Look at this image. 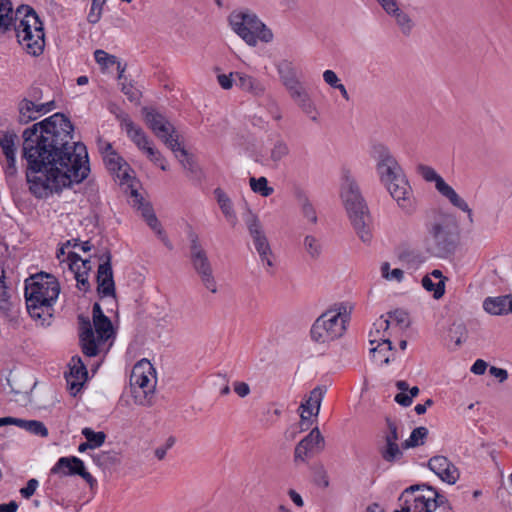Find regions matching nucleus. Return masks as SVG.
I'll return each mask as SVG.
<instances>
[{"instance_id": "obj_1", "label": "nucleus", "mask_w": 512, "mask_h": 512, "mask_svg": "<svg viewBox=\"0 0 512 512\" xmlns=\"http://www.w3.org/2000/svg\"><path fill=\"white\" fill-rule=\"evenodd\" d=\"M73 131L70 119L59 112L23 130L22 158L29 189L36 197L46 198L87 178V149L73 141Z\"/></svg>"}, {"instance_id": "obj_2", "label": "nucleus", "mask_w": 512, "mask_h": 512, "mask_svg": "<svg viewBox=\"0 0 512 512\" xmlns=\"http://www.w3.org/2000/svg\"><path fill=\"white\" fill-rule=\"evenodd\" d=\"M341 197L355 233L363 243H370L373 236L372 217L360 189L353 179L349 177L345 179Z\"/></svg>"}, {"instance_id": "obj_3", "label": "nucleus", "mask_w": 512, "mask_h": 512, "mask_svg": "<svg viewBox=\"0 0 512 512\" xmlns=\"http://www.w3.org/2000/svg\"><path fill=\"white\" fill-rule=\"evenodd\" d=\"M231 29L249 46L255 47L258 41L269 43L273 40V33L250 10H234L228 16Z\"/></svg>"}, {"instance_id": "obj_4", "label": "nucleus", "mask_w": 512, "mask_h": 512, "mask_svg": "<svg viewBox=\"0 0 512 512\" xmlns=\"http://www.w3.org/2000/svg\"><path fill=\"white\" fill-rule=\"evenodd\" d=\"M115 335L110 318L97 319L91 324L88 318L79 316V338L84 355L94 357L99 353L101 345Z\"/></svg>"}, {"instance_id": "obj_5", "label": "nucleus", "mask_w": 512, "mask_h": 512, "mask_svg": "<svg viewBox=\"0 0 512 512\" xmlns=\"http://www.w3.org/2000/svg\"><path fill=\"white\" fill-rule=\"evenodd\" d=\"M403 492H410L412 504L408 511L412 512H454L447 497L427 484H417L406 488Z\"/></svg>"}, {"instance_id": "obj_6", "label": "nucleus", "mask_w": 512, "mask_h": 512, "mask_svg": "<svg viewBox=\"0 0 512 512\" xmlns=\"http://www.w3.org/2000/svg\"><path fill=\"white\" fill-rule=\"evenodd\" d=\"M156 372L152 364L142 359L132 369L130 386L134 402L141 406L152 405V397L156 388Z\"/></svg>"}, {"instance_id": "obj_7", "label": "nucleus", "mask_w": 512, "mask_h": 512, "mask_svg": "<svg viewBox=\"0 0 512 512\" xmlns=\"http://www.w3.org/2000/svg\"><path fill=\"white\" fill-rule=\"evenodd\" d=\"M142 115L154 135L174 153L175 157H178V152L185 154V148L179 141V133L165 115L150 107H143Z\"/></svg>"}, {"instance_id": "obj_8", "label": "nucleus", "mask_w": 512, "mask_h": 512, "mask_svg": "<svg viewBox=\"0 0 512 512\" xmlns=\"http://www.w3.org/2000/svg\"><path fill=\"white\" fill-rule=\"evenodd\" d=\"M190 262L193 270L200 278L202 285L211 293L218 292L217 281L213 273V267L209 260L207 251L199 241V236L194 232L188 233Z\"/></svg>"}, {"instance_id": "obj_9", "label": "nucleus", "mask_w": 512, "mask_h": 512, "mask_svg": "<svg viewBox=\"0 0 512 512\" xmlns=\"http://www.w3.org/2000/svg\"><path fill=\"white\" fill-rule=\"evenodd\" d=\"M347 316L340 310L326 311L316 319L311 328V337L319 343H326L341 337L346 330Z\"/></svg>"}, {"instance_id": "obj_10", "label": "nucleus", "mask_w": 512, "mask_h": 512, "mask_svg": "<svg viewBox=\"0 0 512 512\" xmlns=\"http://www.w3.org/2000/svg\"><path fill=\"white\" fill-rule=\"evenodd\" d=\"M401 435L398 422L385 417V428L381 431V439L377 443V450L381 458L387 463H395L403 457L402 445L398 444Z\"/></svg>"}, {"instance_id": "obj_11", "label": "nucleus", "mask_w": 512, "mask_h": 512, "mask_svg": "<svg viewBox=\"0 0 512 512\" xmlns=\"http://www.w3.org/2000/svg\"><path fill=\"white\" fill-rule=\"evenodd\" d=\"M59 293L60 285L51 274L40 272L26 280L25 298L35 297L38 300L55 302Z\"/></svg>"}, {"instance_id": "obj_12", "label": "nucleus", "mask_w": 512, "mask_h": 512, "mask_svg": "<svg viewBox=\"0 0 512 512\" xmlns=\"http://www.w3.org/2000/svg\"><path fill=\"white\" fill-rule=\"evenodd\" d=\"M370 155L376 161V171L383 185L391 182L404 172L386 145L382 143L373 144Z\"/></svg>"}, {"instance_id": "obj_13", "label": "nucleus", "mask_w": 512, "mask_h": 512, "mask_svg": "<svg viewBox=\"0 0 512 512\" xmlns=\"http://www.w3.org/2000/svg\"><path fill=\"white\" fill-rule=\"evenodd\" d=\"M243 221L252 238L253 245L261 262L268 267H273V252L258 216L248 209L246 213L243 214Z\"/></svg>"}, {"instance_id": "obj_14", "label": "nucleus", "mask_w": 512, "mask_h": 512, "mask_svg": "<svg viewBox=\"0 0 512 512\" xmlns=\"http://www.w3.org/2000/svg\"><path fill=\"white\" fill-rule=\"evenodd\" d=\"M417 170L425 181L434 182L437 191L442 196L446 197L453 206L464 212H467L470 220H472V211L466 201L462 199L456 193V191L444 181V179L435 171L434 168L421 164L417 167Z\"/></svg>"}, {"instance_id": "obj_15", "label": "nucleus", "mask_w": 512, "mask_h": 512, "mask_svg": "<svg viewBox=\"0 0 512 512\" xmlns=\"http://www.w3.org/2000/svg\"><path fill=\"white\" fill-rule=\"evenodd\" d=\"M385 188L391 197L397 202L398 207L406 215H413L417 210L416 200L413 196L412 188L403 172L391 182L386 183Z\"/></svg>"}, {"instance_id": "obj_16", "label": "nucleus", "mask_w": 512, "mask_h": 512, "mask_svg": "<svg viewBox=\"0 0 512 512\" xmlns=\"http://www.w3.org/2000/svg\"><path fill=\"white\" fill-rule=\"evenodd\" d=\"M23 28L16 31L17 42L27 54L37 57L41 55L45 47V34L43 23L39 24L22 23Z\"/></svg>"}, {"instance_id": "obj_17", "label": "nucleus", "mask_w": 512, "mask_h": 512, "mask_svg": "<svg viewBox=\"0 0 512 512\" xmlns=\"http://www.w3.org/2000/svg\"><path fill=\"white\" fill-rule=\"evenodd\" d=\"M67 247L63 245L57 251V258L66 262L69 270L73 273L74 278L77 281V287L80 290L88 291L90 288V284L88 282V273L91 270L90 260H83L77 253L68 252L65 259L62 257L66 254L65 249Z\"/></svg>"}, {"instance_id": "obj_18", "label": "nucleus", "mask_w": 512, "mask_h": 512, "mask_svg": "<svg viewBox=\"0 0 512 512\" xmlns=\"http://www.w3.org/2000/svg\"><path fill=\"white\" fill-rule=\"evenodd\" d=\"M53 474H62L63 476L78 475L82 477L92 488L97 484L96 479L86 471L84 462L75 456L61 457L51 469Z\"/></svg>"}, {"instance_id": "obj_19", "label": "nucleus", "mask_w": 512, "mask_h": 512, "mask_svg": "<svg viewBox=\"0 0 512 512\" xmlns=\"http://www.w3.org/2000/svg\"><path fill=\"white\" fill-rule=\"evenodd\" d=\"M324 443V437L320 433L319 428L314 427L310 433L296 445L294 451L295 461L305 462L307 458L321 451L324 448Z\"/></svg>"}, {"instance_id": "obj_20", "label": "nucleus", "mask_w": 512, "mask_h": 512, "mask_svg": "<svg viewBox=\"0 0 512 512\" xmlns=\"http://www.w3.org/2000/svg\"><path fill=\"white\" fill-rule=\"evenodd\" d=\"M100 260L102 263L97 270V291L101 297L115 296V283L111 266V254L104 253Z\"/></svg>"}, {"instance_id": "obj_21", "label": "nucleus", "mask_w": 512, "mask_h": 512, "mask_svg": "<svg viewBox=\"0 0 512 512\" xmlns=\"http://www.w3.org/2000/svg\"><path fill=\"white\" fill-rule=\"evenodd\" d=\"M54 108L55 102L53 100L37 104L33 100L24 98L18 104V121L21 124H27L52 111Z\"/></svg>"}, {"instance_id": "obj_22", "label": "nucleus", "mask_w": 512, "mask_h": 512, "mask_svg": "<svg viewBox=\"0 0 512 512\" xmlns=\"http://www.w3.org/2000/svg\"><path fill=\"white\" fill-rule=\"evenodd\" d=\"M429 469L434 472L443 482L453 485L459 477L458 468L445 456L437 455L429 459Z\"/></svg>"}, {"instance_id": "obj_23", "label": "nucleus", "mask_w": 512, "mask_h": 512, "mask_svg": "<svg viewBox=\"0 0 512 512\" xmlns=\"http://www.w3.org/2000/svg\"><path fill=\"white\" fill-rule=\"evenodd\" d=\"M287 91L290 98L301 109V111L309 116L312 121L316 122L318 120L319 113L305 85L300 82L297 85L292 86Z\"/></svg>"}, {"instance_id": "obj_24", "label": "nucleus", "mask_w": 512, "mask_h": 512, "mask_svg": "<svg viewBox=\"0 0 512 512\" xmlns=\"http://www.w3.org/2000/svg\"><path fill=\"white\" fill-rule=\"evenodd\" d=\"M87 375L88 372L81 357L73 356L69 363V372L65 373L67 387L71 395L76 396L80 392Z\"/></svg>"}, {"instance_id": "obj_25", "label": "nucleus", "mask_w": 512, "mask_h": 512, "mask_svg": "<svg viewBox=\"0 0 512 512\" xmlns=\"http://www.w3.org/2000/svg\"><path fill=\"white\" fill-rule=\"evenodd\" d=\"M428 236L436 246L438 254L450 252L453 248L451 233L441 221H434L426 225Z\"/></svg>"}, {"instance_id": "obj_26", "label": "nucleus", "mask_w": 512, "mask_h": 512, "mask_svg": "<svg viewBox=\"0 0 512 512\" xmlns=\"http://www.w3.org/2000/svg\"><path fill=\"white\" fill-rule=\"evenodd\" d=\"M117 118L120 120L121 127L126 131L128 137L138 147V149L147 153L148 149L153 147L143 129L135 126L127 114H119Z\"/></svg>"}, {"instance_id": "obj_27", "label": "nucleus", "mask_w": 512, "mask_h": 512, "mask_svg": "<svg viewBox=\"0 0 512 512\" xmlns=\"http://www.w3.org/2000/svg\"><path fill=\"white\" fill-rule=\"evenodd\" d=\"M106 168L114 174L121 183H128L132 179L133 170L130 165L117 152H110L103 158Z\"/></svg>"}, {"instance_id": "obj_28", "label": "nucleus", "mask_w": 512, "mask_h": 512, "mask_svg": "<svg viewBox=\"0 0 512 512\" xmlns=\"http://www.w3.org/2000/svg\"><path fill=\"white\" fill-rule=\"evenodd\" d=\"M54 302L41 299L38 300L35 297L32 299L26 298V308L31 318L40 321L41 325H49L52 317V311Z\"/></svg>"}, {"instance_id": "obj_29", "label": "nucleus", "mask_w": 512, "mask_h": 512, "mask_svg": "<svg viewBox=\"0 0 512 512\" xmlns=\"http://www.w3.org/2000/svg\"><path fill=\"white\" fill-rule=\"evenodd\" d=\"M19 144L20 138L15 132L6 131L5 133H2V154H4L7 159L8 165L6 168V174L8 176H12L16 172L15 155Z\"/></svg>"}, {"instance_id": "obj_30", "label": "nucleus", "mask_w": 512, "mask_h": 512, "mask_svg": "<svg viewBox=\"0 0 512 512\" xmlns=\"http://www.w3.org/2000/svg\"><path fill=\"white\" fill-rule=\"evenodd\" d=\"M235 86L254 96L264 94L265 88L256 78L242 72H234Z\"/></svg>"}, {"instance_id": "obj_31", "label": "nucleus", "mask_w": 512, "mask_h": 512, "mask_svg": "<svg viewBox=\"0 0 512 512\" xmlns=\"http://www.w3.org/2000/svg\"><path fill=\"white\" fill-rule=\"evenodd\" d=\"M326 391V386H316L310 392L308 398L301 403L299 409L303 410V412H307L310 416L317 417Z\"/></svg>"}, {"instance_id": "obj_32", "label": "nucleus", "mask_w": 512, "mask_h": 512, "mask_svg": "<svg viewBox=\"0 0 512 512\" xmlns=\"http://www.w3.org/2000/svg\"><path fill=\"white\" fill-rule=\"evenodd\" d=\"M512 296L488 297L483 302L484 310L492 315L506 314L511 311Z\"/></svg>"}, {"instance_id": "obj_33", "label": "nucleus", "mask_w": 512, "mask_h": 512, "mask_svg": "<svg viewBox=\"0 0 512 512\" xmlns=\"http://www.w3.org/2000/svg\"><path fill=\"white\" fill-rule=\"evenodd\" d=\"M378 343L376 347H372L370 352L373 355V358L380 365H387L390 363V357L386 355L387 352L393 350V344L389 338L380 337L379 339L371 338L370 344Z\"/></svg>"}, {"instance_id": "obj_34", "label": "nucleus", "mask_w": 512, "mask_h": 512, "mask_svg": "<svg viewBox=\"0 0 512 512\" xmlns=\"http://www.w3.org/2000/svg\"><path fill=\"white\" fill-rule=\"evenodd\" d=\"M277 71L280 77V80L286 90L290 89L292 86L297 85L301 81L298 79L297 71L293 64L288 60H282L277 64Z\"/></svg>"}, {"instance_id": "obj_35", "label": "nucleus", "mask_w": 512, "mask_h": 512, "mask_svg": "<svg viewBox=\"0 0 512 512\" xmlns=\"http://www.w3.org/2000/svg\"><path fill=\"white\" fill-rule=\"evenodd\" d=\"M295 197L300 206L301 214L308 222L315 225L318 222L317 212L308 195L302 189H296Z\"/></svg>"}, {"instance_id": "obj_36", "label": "nucleus", "mask_w": 512, "mask_h": 512, "mask_svg": "<svg viewBox=\"0 0 512 512\" xmlns=\"http://www.w3.org/2000/svg\"><path fill=\"white\" fill-rule=\"evenodd\" d=\"M214 195L216 197L217 203L228 220V222L234 227L237 223V216L233 209V204L229 196L221 189L216 188L214 190Z\"/></svg>"}, {"instance_id": "obj_37", "label": "nucleus", "mask_w": 512, "mask_h": 512, "mask_svg": "<svg viewBox=\"0 0 512 512\" xmlns=\"http://www.w3.org/2000/svg\"><path fill=\"white\" fill-rule=\"evenodd\" d=\"M302 247L309 259L317 261L323 254L324 246L320 238L307 234L303 238Z\"/></svg>"}, {"instance_id": "obj_38", "label": "nucleus", "mask_w": 512, "mask_h": 512, "mask_svg": "<svg viewBox=\"0 0 512 512\" xmlns=\"http://www.w3.org/2000/svg\"><path fill=\"white\" fill-rule=\"evenodd\" d=\"M14 21H17V30L23 28L22 23L25 24H39V16L35 10L29 5H20L16 10H13Z\"/></svg>"}, {"instance_id": "obj_39", "label": "nucleus", "mask_w": 512, "mask_h": 512, "mask_svg": "<svg viewBox=\"0 0 512 512\" xmlns=\"http://www.w3.org/2000/svg\"><path fill=\"white\" fill-rule=\"evenodd\" d=\"M5 318L12 328L19 325V309L6 300V292L2 290V318Z\"/></svg>"}, {"instance_id": "obj_40", "label": "nucleus", "mask_w": 512, "mask_h": 512, "mask_svg": "<svg viewBox=\"0 0 512 512\" xmlns=\"http://www.w3.org/2000/svg\"><path fill=\"white\" fill-rule=\"evenodd\" d=\"M17 21H14L13 5L10 0H2V33L13 29L16 32Z\"/></svg>"}, {"instance_id": "obj_41", "label": "nucleus", "mask_w": 512, "mask_h": 512, "mask_svg": "<svg viewBox=\"0 0 512 512\" xmlns=\"http://www.w3.org/2000/svg\"><path fill=\"white\" fill-rule=\"evenodd\" d=\"M388 14L394 16L397 25L403 34L409 35L414 24L410 16L404 11L400 10L398 4L396 3V10L386 11Z\"/></svg>"}, {"instance_id": "obj_42", "label": "nucleus", "mask_w": 512, "mask_h": 512, "mask_svg": "<svg viewBox=\"0 0 512 512\" xmlns=\"http://www.w3.org/2000/svg\"><path fill=\"white\" fill-rule=\"evenodd\" d=\"M427 435L428 429L426 427L420 426L413 429L409 438L402 443V448L409 449L423 445Z\"/></svg>"}, {"instance_id": "obj_43", "label": "nucleus", "mask_w": 512, "mask_h": 512, "mask_svg": "<svg viewBox=\"0 0 512 512\" xmlns=\"http://www.w3.org/2000/svg\"><path fill=\"white\" fill-rule=\"evenodd\" d=\"M93 462L101 467L107 468L119 462L118 454L115 451H103L92 455Z\"/></svg>"}, {"instance_id": "obj_44", "label": "nucleus", "mask_w": 512, "mask_h": 512, "mask_svg": "<svg viewBox=\"0 0 512 512\" xmlns=\"http://www.w3.org/2000/svg\"><path fill=\"white\" fill-rule=\"evenodd\" d=\"M249 183L252 191L263 197H268L274 192V189L268 185L266 177H251Z\"/></svg>"}, {"instance_id": "obj_45", "label": "nucleus", "mask_w": 512, "mask_h": 512, "mask_svg": "<svg viewBox=\"0 0 512 512\" xmlns=\"http://www.w3.org/2000/svg\"><path fill=\"white\" fill-rule=\"evenodd\" d=\"M422 286L428 292H433V297L435 299H440L445 292V282L444 280H440L437 283L433 282L431 276L426 275L422 278Z\"/></svg>"}, {"instance_id": "obj_46", "label": "nucleus", "mask_w": 512, "mask_h": 512, "mask_svg": "<svg viewBox=\"0 0 512 512\" xmlns=\"http://www.w3.org/2000/svg\"><path fill=\"white\" fill-rule=\"evenodd\" d=\"M82 435L86 438L93 449L102 446L106 440V434L103 431L95 432L89 427L82 429Z\"/></svg>"}, {"instance_id": "obj_47", "label": "nucleus", "mask_w": 512, "mask_h": 512, "mask_svg": "<svg viewBox=\"0 0 512 512\" xmlns=\"http://www.w3.org/2000/svg\"><path fill=\"white\" fill-rule=\"evenodd\" d=\"M289 154L288 144L283 139H278L274 142L270 151V159L274 163L280 162L284 157Z\"/></svg>"}, {"instance_id": "obj_48", "label": "nucleus", "mask_w": 512, "mask_h": 512, "mask_svg": "<svg viewBox=\"0 0 512 512\" xmlns=\"http://www.w3.org/2000/svg\"><path fill=\"white\" fill-rule=\"evenodd\" d=\"M95 61L104 68L115 65L118 61L117 57L108 54L104 50L98 49L94 52Z\"/></svg>"}, {"instance_id": "obj_49", "label": "nucleus", "mask_w": 512, "mask_h": 512, "mask_svg": "<svg viewBox=\"0 0 512 512\" xmlns=\"http://www.w3.org/2000/svg\"><path fill=\"white\" fill-rule=\"evenodd\" d=\"M24 430L33 435H37V436H41V437L48 436V430L41 421L27 420Z\"/></svg>"}, {"instance_id": "obj_50", "label": "nucleus", "mask_w": 512, "mask_h": 512, "mask_svg": "<svg viewBox=\"0 0 512 512\" xmlns=\"http://www.w3.org/2000/svg\"><path fill=\"white\" fill-rule=\"evenodd\" d=\"M451 339L455 340L457 345H460L467 338V329L462 323H454L450 329Z\"/></svg>"}, {"instance_id": "obj_51", "label": "nucleus", "mask_w": 512, "mask_h": 512, "mask_svg": "<svg viewBox=\"0 0 512 512\" xmlns=\"http://www.w3.org/2000/svg\"><path fill=\"white\" fill-rule=\"evenodd\" d=\"M381 273L383 278L387 280H396L398 282H400L404 276V272L399 268H395L390 271V265L388 262L381 265Z\"/></svg>"}, {"instance_id": "obj_52", "label": "nucleus", "mask_w": 512, "mask_h": 512, "mask_svg": "<svg viewBox=\"0 0 512 512\" xmlns=\"http://www.w3.org/2000/svg\"><path fill=\"white\" fill-rule=\"evenodd\" d=\"M146 155L150 159V161H152L153 163L158 165L161 168V170H163V171H167L168 170L167 161L163 157V155L160 153L159 150H157L154 147L149 148L148 152L146 153Z\"/></svg>"}, {"instance_id": "obj_53", "label": "nucleus", "mask_w": 512, "mask_h": 512, "mask_svg": "<svg viewBox=\"0 0 512 512\" xmlns=\"http://www.w3.org/2000/svg\"><path fill=\"white\" fill-rule=\"evenodd\" d=\"M178 157H176L181 163L182 167L188 170L192 174H196L198 171V167L192 157L188 155L187 150L185 149V154L180 152L177 153Z\"/></svg>"}, {"instance_id": "obj_54", "label": "nucleus", "mask_w": 512, "mask_h": 512, "mask_svg": "<svg viewBox=\"0 0 512 512\" xmlns=\"http://www.w3.org/2000/svg\"><path fill=\"white\" fill-rule=\"evenodd\" d=\"M399 326L407 328L410 325L408 313L401 309H396L387 313Z\"/></svg>"}, {"instance_id": "obj_55", "label": "nucleus", "mask_w": 512, "mask_h": 512, "mask_svg": "<svg viewBox=\"0 0 512 512\" xmlns=\"http://www.w3.org/2000/svg\"><path fill=\"white\" fill-rule=\"evenodd\" d=\"M132 195L135 196L136 201L138 202V210H140L141 215L145 220H148L150 215H155L152 206L149 203H145L141 197L139 199L137 191H133Z\"/></svg>"}, {"instance_id": "obj_56", "label": "nucleus", "mask_w": 512, "mask_h": 512, "mask_svg": "<svg viewBox=\"0 0 512 512\" xmlns=\"http://www.w3.org/2000/svg\"><path fill=\"white\" fill-rule=\"evenodd\" d=\"M375 331L370 332V337H374L379 339L380 337H385L384 333L390 327V321L388 319H380L374 323Z\"/></svg>"}, {"instance_id": "obj_57", "label": "nucleus", "mask_w": 512, "mask_h": 512, "mask_svg": "<svg viewBox=\"0 0 512 512\" xmlns=\"http://www.w3.org/2000/svg\"><path fill=\"white\" fill-rule=\"evenodd\" d=\"M39 486V482L37 479L32 478L28 480L25 487L20 489V494L23 498L29 499L36 491Z\"/></svg>"}, {"instance_id": "obj_58", "label": "nucleus", "mask_w": 512, "mask_h": 512, "mask_svg": "<svg viewBox=\"0 0 512 512\" xmlns=\"http://www.w3.org/2000/svg\"><path fill=\"white\" fill-rule=\"evenodd\" d=\"M234 72L230 73L229 75L226 74H220L217 76V80L219 85L223 89H230L233 85H235V78L233 76Z\"/></svg>"}, {"instance_id": "obj_59", "label": "nucleus", "mask_w": 512, "mask_h": 512, "mask_svg": "<svg viewBox=\"0 0 512 512\" xmlns=\"http://www.w3.org/2000/svg\"><path fill=\"white\" fill-rule=\"evenodd\" d=\"M121 91L128 97L130 101L139 100L140 93L134 89L131 84L122 83Z\"/></svg>"}, {"instance_id": "obj_60", "label": "nucleus", "mask_w": 512, "mask_h": 512, "mask_svg": "<svg viewBox=\"0 0 512 512\" xmlns=\"http://www.w3.org/2000/svg\"><path fill=\"white\" fill-rule=\"evenodd\" d=\"M323 79L332 88L338 87L340 83L338 76L332 70H325L323 72Z\"/></svg>"}, {"instance_id": "obj_61", "label": "nucleus", "mask_w": 512, "mask_h": 512, "mask_svg": "<svg viewBox=\"0 0 512 512\" xmlns=\"http://www.w3.org/2000/svg\"><path fill=\"white\" fill-rule=\"evenodd\" d=\"M26 423H27V420H24V419L14 418V417H2V426L16 425L17 427L24 430Z\"/></svg>"}, {"instance_id": "obj_62", "label": "nucleus", "mask_w": 512, "mask_h": 512, "mask_svg": "<svg viewBox=\"0 0 512 512\" xmlns=\"http://www.w3.org/2000/svg\"><path fill=\"white\" fill-rule=\"evenodd\" d=\"M233 388L235 393L242 398L246 397L250 393V387L245 382H235L233 384Z\"/></svg>"}, {"instance_id": "obj_63", "label": "nucleus", "mask_w": 512, "mask_h": 512, "mask_svg": "<svg viewBox=\"0 0 512 512\" xmlns=\"http://www.w3.org/2000/svg\"><path fill=\"white\" fill-rule=\"evenodd\" d=\"M489 373L495 378H498L500 382H504L508 378V372L505 369L495 366L490 367Z\"/></svg>"}, {"instance_id": "obj_64", "label": "nucleus", "mask_w": 512, "mask_h": 512, "mask_svg": "<svg viewBox=\"0 0 512 512\" xmlns=\"http://www.w3.org/2000/svg\"><path fill=\"white\" fill-rule=\"evenodd\" d=\"M487 363L482 359H477L471 367V372L476 375H482L487 369Z\"/></svg>"}]
</instances>
